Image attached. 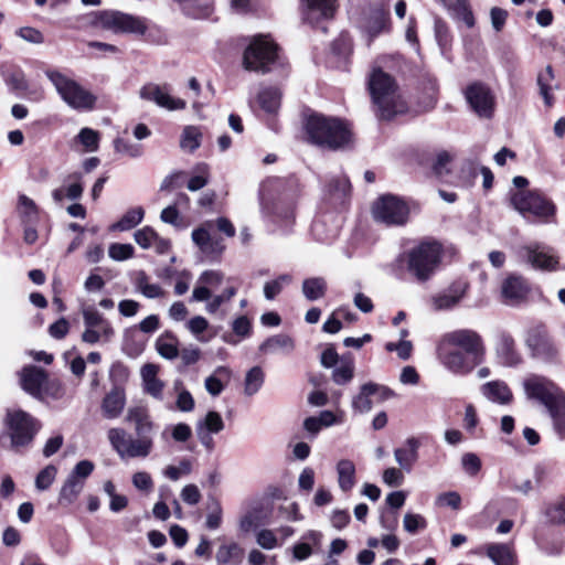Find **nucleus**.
<instances>
[{"label":"nucleus","mask_w":565,"mask_h":565,"mask_svg":"<svg viewBox=\"0 0 565 565\" xmlns=\"http://www.w3.org/2000/svg\"><path fill=\"white\" fill-rule=\"evenodd\" d=\"M524 252L526 253L527 262L531 263L534 268L553 270L558 264L557 258L544 248L524 247Z\"/></svg>","instance_id":"obj_27"},{"label":"nucleus","mask_w":565,"mask_h":565,"mask_svg":"<svg viewBox=\"0 0 565 565\" xmlns=\"http://www.w3.org/2000/svg\"><path fill=\"white\" fill-rule=\"evenodd\" d=\"M192 472L191 460L183 458L178 466L169 465L163 470V476L171 481H178L181 477Z\"/></svg>","instance_id":"obj_50"},{"label":"nucleus","mask_w":565,"mask_h":565,"mask_svg":"<svg viewBox=\"0 0 565 565\" xmlns=\"http://www.w3.org/2000/svg\"><path fill=\"white\" fill-rule=\"evenodd\" d=\"M354 376V364L352 361H343L332 372V380L338 385H345L352 381Z\"/></svg>","instance_id":"obj_49"},{"label":"nucleus","mask_w":565,"mask_h":565,"mask_svg":"<svg viewBox=\"0 0 565 565\" xmlns=\"http://www.w3.org/2000/svg\"><path fill=\"white\" fill-rule=\"evenodd\" d=\"M139 95L142 99L153 102L159 107L168 110H180L186 106L183 99L170 95V85L168 84L148 83L140 88Z\"/></svg>","instance_id":"obj_14"},{"label":"nucleus","mask_w":565,"mask_h":565,"mask_svg":"<svg viewBox=\"0 0 565 565\" xmlns=\"http://www.w3.org/2000/svg\"><path fill=\"white\" fill-rule=\"evenodd\" d=\"M135 242L143 249L152 247L153 239H156V232L149 226L138 230L135 235Z\"/></svg>","instance_id":"obj_57"},{"label":"nucleus","mask_w":565,"mask_h":565,"mask_svg":"<svg viewBox=\"0 0 565 565\" xmlns=\"http://www.w3.org/2000/svg\"><path fill=\"white\" fill-rule=\"evenodd\" d=\"M192 436L191 427L185 423H179L171 427V437L177 443H185Z\"/></svg>","instance_id":"obj_63"},{"label":"nucleus","mask_w":565,"mask_h":565,"mask_svg":"<svg viewBox=\"0 0 565 565\" xmlns=\"http://www.w3.org/2000/svg\"><path fill=\"white\" fill-rule=\"evenodd\" d=\"M372 213L377 222L386 225H404L408 217V207L398 198L386 194L373 205Z\"/></svg>","instance_id":"obj_13"},{"label":"nucleus","mask_w":565,"mask_h":565,"mask_svg":"<svg viewBox=\"0 0 565 565\" xmlns=\"http://www.w3.org/2000/svg\"><path fill=\"white\" fill-rule=\"evenodd\" d=\"M257 100L264 111L275 114L280 107L281 92L278 87H264L259 90Z\"/></svg>","instance_id":"obj_35"},{"label":"nucleus","mask_w":565,"mask_h":565,"mask_svg":"<svg viewBox=\"0 0 565 565\" xmlns=\"http://www.w3.org/2000/svg\"><path fill=\"white\" fill-rule=\"evenodd\" d=\"M108 255L114 260L122 262L134 256V247L130 244L114 243L108 248Z\"/></svg>","instance_id":"obj_53"},{"label":"nucleus","mask_w":565,"mask_h":565,"mask_svg":"<svg viewBox=\"0 0 565 565\" xmlns=\"http://www.w3.org/2000/svg\"><path fill=\"white\" fill-rule=\"evenodd\" d=\"M237 294V288L233 285L226 286V288L217 295H213L211 292V298L209 300H204L205 311L209 315H220L221 318L225 317L226 312L223 309L224 305L228 302L233 297Z\"/></svg>","instance_id":"obj_28"},{"label":"nucleus","mask_w":565,"mask_h":565,"mask_svg":"<svg viewBox=\"0 0 565 565\" xmlns=\"http://www.w3.org/2000/svg\"><path fill=\"white\" fill-rule=\"evenodd\" d=\"M554 81L555 75L551 65H547L537 74L536 82L540 88V94L543 97L545 105L548 107L553 105L552 92L556 87V85H554Z\"/></svg>","instance_id":"obj_36"},{"label":"nucleus","mask_w":565,"mask_h":565,"mask_svg":"<svg viewBox=\"0 0 565 565\" xmlns=\"http://www.w3.org/2000/svg\"><path fill=\"white\" fill-rule=\"evenodd\" d=\"M114 150L117 158H136L142 153L140 143H114Z\"/></svg>","instance_id":"obj_56"},{"label":"nucleus","mask_w":565,"mask_h":565,"mask_svg":"<svg viewBox=\"0 0 565 565\" xmlns=\"http://www.w3.org/2000/svg\"><path fill=\"white\" fill-rule=\"evenodd\" d=\"M420 447V443L415 437H409L406 439L405 445L403 447L396 448L394 450V458L397 465L402 470L406 472H411L414 465L418 459V449Z\"/></svg>","instance_id":"obj_22"},{"label":"nucleus","mask_w":565,"mask_h":565,"mask_svg":"<svg viewBox=\"0 0 565 565\" xmlns=\"http://www.w3.org/2000/svg\"><path fill=\"white\" fill-rule=\"evenodd\" d=\"M529 292L525 281L518 276L508 277L501 287V295L507 305L514 306L522 302Z\"/></svg>","instance_id":"obj_21"},{"label":"nucleus","mask_w":565,"mask_h":565,"mask_svg":"<svg viewBox=\"0 0 565 565\" xmlns=\"http://www.w3.org/2000/svg\"><path fill=\"white\" fill-rule=\"evenodd\" d=\"M466 98L479 117H492L495 103L494 96L488 86L481 83L471 84L466 89Z\"/></svg>","instance_id":"obj_15"},{"label":"nucleus","mask_w":565,"mask_h":565,"mask_svg":"<svg viewBox=\"0 0 565 565\" xmlns=\"http://www.w3.org/2000/svg\"><path fill=\"white\" fill-rule=\"evenodd\" d=\"M243 556V548L237 543H230L218 547L215 559L218 565H238L242 563Z\"/></svg>","instance_id":"obj_37"},{"label":"nucleus","mask_w":565,"mask_h":565,"mask_svg":"<svg viewBox=\"0 0 565 565\" xmlns=\"http://www.w3.org/2000/svg\"><path fill=\"white\" fill-rule=\"evenodd\" d=\"M158 366L151 363H148L141 369V377L143 382V390L147 394L151 395L153 398L158 401H162V392L164 384L161 380L158 379Z\"/></svg>","instance_id":"obj_25"},{"label":"nucleus","mask_w":565,"mask_h":565,"mask_svg":"<svg viewBox=\"0 0 565 565\" xmlns=\"http://www.w3.org/2000/svg\"><path fill=\"white\" fill-rule=\"evenodd\" d=\"M95 23L103 29L113 31L114 33L143 35L148 29L147 20L145 18L116 10L98 12Z\"/></svg>","instance_id":"obj_8"},{"label":"nucleus","mask_w":565,"mask_h":565,"mask_svg":"<svg viewBox=\"0 0 565 565\" xmlns=\"http://www.w3.org/2000/svg\"><path fill=\"white\" fill-rule=\"evenodd\" d=\"M213 227V221L204 222L200 227L192 232V239L205 254H221L224 250V245L221 241L211 236V228Z\"/></svg>","instance_id":"obj_19"},{"label":"nucleus","mask_w":565,"mask_h":565,"mask_svg":"<svg viewBox=\"0 0 565 565\" xmlns=\"http://www.w3.org/2000/svg\"><path fill=\"white\" fill-rule=\"evenodd\" d=\"M481 393L489 401L502 405L510 404L513 394L503 381H491L481 386Z\"/></svg>","instance_id":"obj_26"},{"label":"nucleus","mask_w":565,"mask_h":565,"mask_svg":"<svg viewBox=\"0 0 565 565\" xmlns=\"http://www.w3.org/2000/svg\"><path fill=\"white\" fill-rule=\"evenodd\" d=\"M22 388L35 398L43 399V386L47 382L46 373L38 366H25L20 374Z\"/></svg>","instance_id":"obj_16"},{"label":"nucleus","mask_w":565,"mask_h":565,"mask_svg":"<svg viewBox=\"0 0 565 565\" xmlns=\"http://www.w3.org/2000/svg\"><path fill=\"white\" fill-rule=\"evenodd\" d=\"M546 516L552 523H565V501L554 503L546 510Z\"/></svg>","instance_id":"obj_60"},{"label":"nucleus","mask_w":565,"mask_h":565,"mask_svg":"<svg viewBox=\"0 0 565 565\" xmlns=\"http://www.w3.org/2000/svg\"><path fill=\"white\" fill-rule=\"evenodd\" d=\"M224 420L222 416L214 411H210L204 419L196 423V427H202L205 431L212 434H218L224 429Z\"/></svg>","instance_id":"obj_47"},{"label":"nucleus","mask_w":565,"mask_h":565,"mask_svg":"<svg viewBox=\"0 0 565 565\" xmlns=\"http://www.w3.org/2000/svg\"><path fill=\"white\" fill-rule=\"evenodd\" d=\"M295 349L294 340L287 334H276L268 338L259 345V351L265 353L289 354Z\"/></svg>","instance_id":"obj_32"},{"label":"nucleus","mask_w":565,"mask_h":565,"mask_svg":"<svg viewBox=\"0 0 565 565\" xmlns=\"http://www.w3.org/2000/svg\"><path fill=\"white\" fill-rule=\"evenodd\" d=\"M443 247L436 241H424L407 253L398 256L397 262L407 263V270L418 280L427 281L441 262Z\"/></svg>","instance_id":"obj_4"},{"label":"nucleus","mask_w":565,"mask_h":565,"mask_svg":"<svg viewBox=\"0 0 565 565\" xmlns=\"http://www.w3.org/2000/svg\"><path fill=\"white\" fill-rule=\"evenodd\" d=\"M523 387L529 398L536 399L546 407L553 419L555 430L559 436L565 437L564 392L551 380L539 375L527 377Z\"/></svg>","instance_id":"obj_3"},{"label":"nucleus","mask_w":565,"mask_h":565,"mask_svg":"<svg viewBox=\"0 0 565 565\" xmlns=\"http://www.w3.org/2000/svg\"><path fill=\"white\" fill-rule=\"evenodd\" d=\"M132 484L141 491H151L153 481L151 476L146 471H138L132 476Z\"/></svg>","instance_id":"obj_64"},{"label":"nucleus","mask_w":565,"mask_h":565,"mask_svg":"<svg viewBox=\"0 0 565 565\" xmlns=\"http://www.w3.org/2000/svg\"><path fill=\"white\" fill-rule=\"evenodd\" d=\"M231 375L232 372L228 367H216L213 374L205 379V390L212 396H218L223 392L225 384L230 382Z\"/></svg>","instance_id":"obj_34"},{"label":"nucleus","mask_w":565,"mask_h":565,"mask_svg":"<svg viewBox=\"0 0 565 565\" xmlns=\"http://www.w3.org/2000/svg\"><path fill=\"white\" fill-rule=\"evenodd\" d=\"M551 340L546 327L544 324H536L527 332L526 342L532 349L537 348L541 343Z\"/></svg>","instance_id":"obj_51"},{"label":"nucleus","mask_w":565,"mask_h":565,"mask_svg":"<svg viewBox=\"0 0 565 565\" xmlns=\"http://www.w3.org/2000/svg\"><path fill=\"white\" fill-rule=\"evenodd\" d=\"M94 469V462L87 459L81 460L75 465L60 490L58 503L61 505L66 507L77 500L84 489L86 479L92 475Z\"/></svg>","instance_id":"obj_12"},{"label":"nucleus","mask_w":565,"mask_h":565,"mask_svg":"<svg viewBox=\"0 0 565 565\" xmlns=\"http://www.w3.org/2000/svg\"><path fill=\"white\" fill-rule=\"evenodd\" d=\"M461 463L465 471L470 476H476L481 469V460L475 454H465Z\"/></svg>","instance_id":"obj_62"},{"label":"nucleus","mask_w":565,"mask_h":565,"mask_svg":"<svg viewBox=\"0 0 565 565\" xmlns=\"http://www.w3.org/2000/svg\"><path fill=\"white\" fill-rule=\"evenodd\" d=\"M436 504L439 507H449L454 510H459L461 507V497L457 491H447L440 493L436 498Z\"/></svg>","instance_id":"obj_55"},{"label":"nucleus","mask_w":565,"mask_h":565,"mask_svg":"<svg viewBox=\"0 0 565 565\" xmlns=\"http://www.w3.org/2000/svg\"><path fill=\"white\" fill-rule=\"evenodd\" d=\"M277 58V46L268 38L259 35L252 40L243 55L247 71L267 73Z\"/></svg>","instance_id":"obj_7"},{"label":"nucleus","mask_w":565,"mask_h":565,"mask_svg":"<svg viewBox=\"0 0 565 565\" xmlns=\"http://www.w3.org/2000/svg\"><path fill=\"white\" fill-rule=\"evenodd\" d=\"M56 473H57V469L54 466H52V465L46 466L36 476L35 487L39 490H46V489H49L50 486L55 480Z\"/></svg>","instance_id":"obj_54"},{"label":"nucleus","mask_w":565,"mask_h":565,"mask_svg":"<svg viewBox=\"0 0 565 565\" xmlns=\"http://www.w3.org/2000/svg\"><path fill=\"white\" fill-rule=\"evenodd\" d=\"M84 324L87 328H98L106 340L113 337L114 329L110 323L104 319L103 315L96 309L88 307L82 310Z\"/></svg>","instance_id":"obj_33"},{"label":"nucleus","mask_w":565,"mask_h":565,"mask_svg":"<svg viewBox=\"0 0 565 565\" xmlns=\"http://www.w3.org/2000/svg\"><path fill=\"white\" fill-rule=\"evenodd\" d=\"M17 211L24 225H34L39 220V209L36 204L24 194L19 196Z\"/></svg>","instance_id":"obj_38"},{"label":"nucleus","mask_w":565,"mask_h":565,"mask_svg":"<svg viewBox=\"0 0 565 565\" xmlns=\"http://www.w3.org/2000/svg\"><path fill=\"white\" fill-rule=\"evenodd\" d=\"M126 420L135 427L137 438L152 439L154 424L150 418L148 408L143 405L131 406L127 411Z\"/></svg>","instance_id":"obj_17"},{"label":"nucleus","mask_w":565,"mask_h":565,"mask_svg":"<svg viewBox=\"0 0 565 565\" xmlns=\"http://www.w3.org/2000/svg\"><path fill=\"white\" fill-rule=\"evenodd\" d=\"M326 290L327 282L321 277L308 278L302 282V294L310 301L322 298L326 294Z\"/></svg>","instance_id":"obj_40"},{"label":"nucleus","mask_w":565,"mask_h":565,"mask_svg":"<svg viewBox=\"0 0 565 565\" xmlns=\"http://www.w3.org/2000/svg\"><path fill=\"white\" fill-rule=\"evenodd\" d=\"M513 207L522 215L532 214L546 220L555 213V205L544 195L533 191H519L511 195Z\"/></svg>","instance_id":"obj_11"},{"label":"nucleus","mask_w":565,"mask_h":565,"mask_svg":"<svg viewBox=\"0 0 565 565\" xmlns=\"http://www.w3.org/2000/svg\"><path fill=\"white\" fill-rule=\"evenodd\" d=\"M456 19L465 22L468 28L475 25V18L466 0H438Z\"/></svg>","instance_id":"obj_29"},{"label":"nucleus","mask_w":565,"mask_h":565,"mask_svg":"<svg viewBox=\"0 0 565 565\" xmlns=\"http://www.w3.org/2000/svg\"><path fill=\"white\" fill-rule=\"evenodd\" d=\"M265 374L259 366L252 367L245 376L244 392L248 396L256 394L263 386Z\"/></svg>","instance_id":"obj_45"},{"label":"nucleus","mask_w":565,"mask_h":565,"mask_svg":"<svg viewBox=\"0 0 565 565\" xmlns=\"http://www.w3.org/2000/svg\"><path fill=\"white\" fill-rule=\"evenodd\" d=\"M180 495L183 502L190 505L198 504L202 499V494L198 486L192 483L184 486L183 489L181 490Z\"/></svg>","instance_id":"obj_61"},{"label":"nucleus","mask_w":565,"mask_h":565,"mask_svg":"<svg viewBox=\"0 0 565 565\" xmlns=\"http://www.w3.org/2000/svg\"><path fill=\"white\" fill-rule=\"evenodd\" d=\"M454 158V154L446 150L439 151L431 162L433 174L439 179L448 175L451 172Z\"/></svg>","instance_id":"obj_42"},{"label":"nucleus","mask_w":565,"mask_h":565,"mask_svg":"<svg viewBox=\"0 0 565 565\" xmlns=\"http://www.w3.org/2000/svg\"><path fill=\"white\" fill-rule=\"evenodd\" d=\"M265 513L262 508L255 507L248 510L239 521V529L243 532H250L265 523Z\"/></svg>","instance_id":"obj_44"},{"label":"nucleus","mask_w":565,"mask_h":565,"mask_svg":"<svg viewBox=\"0 0 565 565\" xmlns=\"http://www.w3.org/2000/svg\"><path fill=\"white\" fill-rule=\"evenodd\" d=\"M486 348L481 335L471 329L445 333L437 344L440 364L455 375H467L484 360Z\"/></svg>","instance_id":"obj_1"},{"label":"nucleus","mask_w":565,"mask_h":565,"mask_svg":"<svg viewBox=\"0 0 565 565\" xmlns=\"http://www.w3.org/2000/svg\"><path fill=\"white\" fill-rule=\"evenodd\" d=\"M487 555L495 565L518 564L515 553L508 544L493 543L488 545Z\"/></svg>","instance_id":"obj_30"},{"label":"nucleus","mask_w":565,"mask_h":565,"mask_svg":"<svg viewBox=\"0 0 565 565\" xmlns=\"http://www.w3.org/2000/svg\"><path fill=\"white\" fill-rule=\"evenodd\" d=\"M10 446L13 449L25 447L41 428V423L24 411L10 412L7 415Z\"/></svg>","instance_id":"obj_10"},{"label":"nucleus","mask_w":565,"mask_h":565,"mask_svg":"<svg viewBox=\"0 0 565 565\" xmlns=\"http://www.w3.org/2000/svg\"><path fill=\"white\" fill-rule=\"evenodd\" d=\"M156 348L164 359L173 360L179 355L178 341L172 335L160 337L157 340Z\"/></svg>","instance_id":"obj_46"},{"label":"nucleus","mask_w":565,"mask_h":565,"mask_svg":"<svg viewBox=\"0 0 565 565\" xmlns=\"http://www.w3.org/2000/svg\"><path fill=\"white\" fill-rule=\"evenodd\" d=\"M403 525L406 532L414 534L419 529H424L426 526V521L419 514L406 513L403 520Z\"/></svg>","instance_id":"obj_58"},{"label":"nucleus","mask_w":565,"mask_h":565,"mask_svg":"<svg viewBox=\"0 0 565 565\" xmlns=\"http://www.w3.org/2000/svg\"><path fill=\"white\" fill-rule=\"evenodd\" d=\"M356 469L353 461L349 459H341L337 463L338 484L343 492L351 491L355 483Z\"/></svg>","instance_id":"obj_31"},{"label":"nucleus","mask_w":565,"mask_h":565,"mask_svg":"<svg viewBox=\"0 0 565 565\" xmlns=\"http://www.w3.org/2000/svg\"><path fill=\"white\" fill-rule=\"evenodd\" d=\"M126 405V395L120 388H113L102 401V413L107 419L118 418Z\"/></svg>","instance_id":"obj_23"},{"label":"nucleus","mask_w":565,"mask_h":565,"mask_svg":"<svg viewBox=\"0 0 565 565\" xmlns=\"http://www.w3.org/2000/svg\"><path fill=\"white\" fill-rule=\"evenodd\" d=\"M291 281V277L289 275H280L277 279L268 281L264 286V295L268 300H273L280 291L285 285H288Z\"/></svg>","instance_id":"obj_52"},{"label":"nucleus","mask_w":565,"mask_h":565,"mask_svg":"<svg viewBox=\"0 0 565 565\" xmlns=\"http://www.w3.org/2000/svg\"><path fill=\"white\" fill-rule=\"evenodd\" d=\"M369 90L381 119H392L405 114L408 105L395 79L380 68L373 70L369 78Z\"/></svg>","instance_id":"obj_2"},{"label":"nucleus","mask_w":565,"mask_h":565,"mask_svg":"<svg viewBox=\"0 0 565 565\" xmlns=\"http://www.w3.org/2000/svg\"><path fill=\"white\" fill-rule=\"evenodd\" d=\"M145 216V210L141 206H137L128 210L122 217L113 225L114 230L128 231L137 226Z\"/></svg>","instance_id":"obj_41"},{"label":"nucleus","mask_w":565,"mask_h":565,"mask_svg":"<svg viewBox=\"0 0 565 565\" xmlns=\"http://www.w3.org/2000/svg\"><path fill=\"white\" fill-rule=\"evenodd\" d=\"M387 25V12L381 8L374 9L366 22L365 29L371 38L376 36L385 30Z\"/></svg>","instance_id":"obj_43"},{"label":"nucleus","mask_w":565,"mask_h":565,"mask_svg":"<svg viewBox=\"0 0 565 565\" xmlns=\"http://www.w3.org/2000/svg\"><path fill=\"white\" fill-rule=\"evenodd\" d=\"M224 280V274L220 270H205L199 279L198 285L192 291L191 300L195 302H202L211 298V289L222 285Z\"/></svg>","instance_id":"obj_18"},{"label":"nucleus","mask_w":565,"mask_h":565,"mask_svg":"<svg viewBox=\"0 0 565 565\" xmlns=\"http://www.w3.org/2000/svg\"><path fill=\"white\" fill-rule=\"evenodd\" d=\"M335 0H301V7L306 19L310 22L321 18H331L334 13Z\"/></svg>","instance_id":"obj_24"},{"label":"nucleus","mask_w":565,"mask_h":565,"mask_svg":"<svg viewBox=\"0 0 565 565\" xmlns=\"http://www.w3.org/2000/svg\"><path fill=\"white\" fill-rule=\"evenodd\" d=\"M434 30L436 41L441 52L445 53L451 45V35L449 32V28L447 26L444 20L437 18L435 19Z\"/></svg>","instance_id":"obj_48"},{"label":"nucleus","mask_w":565,"mask_h":565,"mask_svg":"<svg viewBox=\"0 0 565 565\" xmlns=\"http://www.w3.org/2000/svg\"><path fill=\"white\" fill-rule=\"evenodd\" d=\"M107 437L113 449L121 459L146 458L153 449V439L132 438L122 428H110Z\"/></svg>","instance_id":"obj_9"},{"label":"nucleus","mask_w":565,"mask_h":565,"mask_svg":"<svg viewBox=\"0 0 565 565\" xmlns=\"http://www.w3.org/2000/svg\"><path fill=\"white\" fill-rule=\"evenodd\" d=\"M7 84L14 90L24 92L28 89L29 84L22 71H13L6 79Z\"/></svg>","instance_id":"obj_59"},{"label":"nucleus","mask_w":565,"mask_h":565,"mask_svg":"<svg viewBox=\"0 0 565 565\" xmlns=\"http://www.w3.org/2000/svg\"><path fill=\"white\" fill-rule=\"evenodd\" d=\"M305 128L311 141H350L354 137L348 121L318 113L306 117Z\"/></svg>","instance_id":"obj_5"},{"label":"nucleus","mask_w":565,"mask_h":565,"mask_svg":"<svg viewBox=\"0 0 565 565\" xmlns=\"http://www.w3.org/2000/svg\"><path fill=\"white\" fill-rule=\"evenodd\" d=\"M467 284H454L448 289L433 297V308L437 311L449 310L456 307L467 291Z\"/></svg>","instance_id":"obj_20"},{"label":"nucleus","mask_w":565,"mask_h":565,"mask_svg":"<svg viewBox=\"0 0 565 565\" xmlns=\"http://www.w3.org/2000/svg\"><path fill=\"white\" fill-rule=\"evenodd\" d=\"M372 386L369 383H365L361 385L359 393L353 396L351 406L353 412L358 414H366L372 411L373 408V401H372Z\"/></svg>","instance_id":"obj_39"},{"label":"nucleus","mask_w":565,"mask_h":565,"mask_svg":"<svg viewBox=\"0 0 565 565\" xmlns=\"http://www.w3.org/2000/svg\"><path fill=\"white\" fill-rule=\"evenodd\" d=\"M45 75L70 107L84 110L94 108L96 97L76 81L54 68L46 70Z\"/></svg>","instance_id":"obj_6"}]
</instances>
